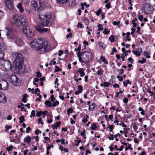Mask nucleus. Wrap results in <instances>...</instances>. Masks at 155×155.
I'll use <instances>...</instances> for the list:
<instances>
[{"label":"nucleus","mask_w":155,"mask_h":155,"mask_svg":"<svg viewBox=\"0 0 155 155\" xmlns=\"http://www.w3.org/2000/svg\"><path fill=\"white\" fill-rule=\"evenodd\" d=\"M102 12V10L101 8H99L96 12L97 15L99 16L100 14Z\"/></svg>","instance_id":"nucleus-38"},{"label":"nucleus","mask_w":155,"mask_h":155,"mask_svg":"<svg viewBox=\"0 0 155 155\" xmlns=\"http://www.w3.org/2000/svg\"><path fill=\"white\" fill-rule=\"evenodd\" d=\"M99 45L102 48L104 49L105 48V46H104V44L102 42L99 43Z\"/></svg>","instance_id":"nucleus-49"},{"label":"nucleus","mask_w":155,"mask_h":155,"mask_svg":"<svg viewBox=\"0 0 155 155\" xmlns=\"http://www.w3.org/2000/svg\"><path fill=\"white\" fill-rule=\"evenodd\" d=\"M143 55L148 58H150V56L148 55V53L147 51H144L143 53Z\"/></svg>","instance_id":"nucleus-37"},{"label":"nucleus","mask_w":155,"mask_h":155,"mask_svg":"<svg viewBox=\"0 0 155 155\" xmlns=\"http://www.w3.org/2000/svg\"><path fill=\"white\" fill-rule=\"evenodd\" d=\"M6 49V46L5 44L2 43L0 44V51L5 50Z\"/></svg>","instance_id":"nucleus-20"},{"label":"nucleus","mask_w":155,"mask_h":155,"mask_svg":"<svg viewBox=\"0 0 155 155\" xmlns=\"http://www.w3.org/2000/svg\"><path fill=\"white\" fill-rule=\"evenodd\" d=\"M6 30H7V32H6V35L8 38L9 39H14V35L13 34L12 32L10 31L9 30H8L6 28H5Z\"/></svg>","instance_id":"nucleus-14"},{"label":"nucleus","mask_w":155,"mask_h":155,"mask_svg":"<svg viewBox=\"0 0 155 155\" xmlns=\"http://www.w3.org/2000/svg\"><path fill=\"white\" fill-rule=\"evenodd\" d=\"M132 52L134 54L136 55L137 57H139L140 55V52L137 51L133 50L132 51Z\"/></svg>","instance_id":"nucleus-34"},{"label":"nucleus","mask_w":155,"mask_h":155,"mask_svg":"<svg viewBox=\"0 0 155 155\" xmlns=\"http://www.w3.org/2000/svg\"><path fill=\"white\" fill-rule=\"evenodd\" d=\"M110 32V31L109 30L108 28H105L104 29V30L103 31V33L106 35L108 34Z\"/></svg>","instance_id":"nucleus-31"},{"label":"nucleus","mask_w":155,"mask_h":155,"mask_svg":"<svg viewBox=\"0 0 155 155\" xmlns=\"http://www.w3.org/2000/svg\"><path fill=\"white\" fill-rule=\"evenodd\" d=\"M77 27L78 28H81L82 27V25L81 22H78V24Z\"/></svg>","instance_id":"nucleus-57"},{"label":"nucleus","mask_w":155,"mask_h":155,"mask_svg":"<svg viewBox=\"0 0 155 155\" xmlns=\"http://www.w3.org/2000/svg\"><path fill=\"white\" fill-rule=\"evenodd\" d=\"M73 111V110L71 108H70L68 109L67 110V114L68 115H69L70 114V113H72Z\"/></svg>","instance_id":"nucleus-35"},{"label":"nucleus","mask_w":155,"mask_h":155,"mask_svg":"<svg viewBox=\"0 0 155 155\" xmlns=\"http://www.w3.org/2000/svg\"><path fill=\"white\" fill-rule=\"evenodd\" d=\"M114 36L113 35H111L109 38V39L111 43H112L114 41Z\"/></svg>","instance_id":"nucleus-27"},{"label":"nucleus","mask_w":155,"mask_h":155,"mask_svg":"<svg viewBox=\"0 0 155 155\" xmlns=\"http://www.w3.org/2000/svg\"><path fill=\"white\" fill-rule=\"evenodd\" d=\"M59 104V102L57 101H55L53 103V104H52L53 106L54 107H55L56 106L58 105Z\"/></svg>","instance_id":"nucleus-43"},{"label":"nucleus","mask_w":155,"mask_h":155,"mask_svg":"<svg viewBox=\"0 0 155 155\" xmlns=\"http://www.w3.org/2000/svg\"><path fill=\"white\" fill-rule=\"evenodd\" d=\"M38 123L39 124H41L42 125H43L44 124V123L42 121L41 118V117H39L38 119Z\"/></svg>","instance_id":"nucleus-46"},{"label":"nucleus","mask_w":155,"mask_h":155,"mask_svg":"<svg viewBox=\"0 0 155 155\" xmlns=\"http://www.w3.org/2000/svg\"><path fill=\"white\" fill-rule=\"evenodd\" d=\"M83 44L84 45V47L85 48L86 47V45H88V42L86 41H84L83 42Z\"/></svg>","instance_id":"nucleus-58"},{"label":"nucleus","mask_w":155,"mask_h":155,"mask_svg":"<svg viewBox=\"0 0 155 155\" xmlns=\"http://www.w3.org/2000/svg\"><path fill=\"white\" fill-rule=\"evenodd\" d=\"M19 119L20 120L19 122L20 123H22L25 120V117L23 116H21L20 117Z\"/></svg>","instance_id":"nucleus-29"},{"label":"nucleus","mask_w":155,"mask_h":155,"mask_svg":"<svg viewBox=\"0 0 155 155\" xmlns=\"http://www.w3.org/2000/svg\"><path fill=\"white\" fill-rule=\"evenodd\" d=\"M57 2L60 4H62L67 2L68 0H56Z\"/></svg>","instance_id":"nucleus-26"},{"label":"nucleus","mask_w":155,"mask_h":155,"mask_svg":"<svg viewBox=\"0 0 155 155\" xmlns=\"http://www.w3.org/2000/svg\"><path fill=\"white\" fill-rule=\"evenodd\" d=\"M152 5L150 3H146L144 8V12L145 14H148L153 9L152 8Z\"/></svg>","instance_id":"nucleus-10"},{"label":"nucleus","mask_w":155,"mask_h":155,"mask_svg":"<svg viewBox=\"0 0 155 155\" xmlns=\"http://www.w3.org/2000/svg\"><path fill=\"white\" fill-rule=\"evenodd\" d=\"M13 41L17 46L21 47L23 45V40L18 37H15L14 38Z\"/></svg>","instance_id":"nucleus-9"},{"label":"nucleus","mask_w":155,"mask_h":155,"mask_svg":"<svg viewBox=\"0 0 155 155\" xmlns=\"http://www.w3.org/2000/svg\"><path fill=\"white\" fill-rule=\"evenodd\" d=\"M146 61V60L145 58H143L142 60H139L138 61V63L141 64H143Z\"/></svg>","instance_id":"nucleus-32"},{"label":"nucleus","mask_w":155,"mask_h":155,"mask_svg":"<svg viewBox=\"0 0 155 155\" xmlns=\"http://www.w3.org/2000/svg\"><path fill=\"white\" fill-rule=\"evenodd\" d=\"M108 128L110 129V131L111 132L112 130H113L114 129V127L113 125H109L108 126Z\"/></svg>","instance_id":"nucleus-61"},{"label":"nucleus","mask_w":155,"mask_h":155,"mask_svg":"<svg viewBox=\"0 0 155 155\" xmlns=\"http://www.w3.org/2000/svg\"><path fill=\"white\" fill-rule=\"evenodd\" d=\"M83 63L86 64L91 60L93 56L91 53L89 51L83 52Z\"/></svg>","instance_id":"nucleus-5"},{"label":"nucleus","mask_w":155,"mask_h":155,"mask_svg":"<svg viewBox=\"0 0 155 155\" xmlns=\"http://www.w3.org/2000/svg\"><path fill=\"white\" fill-rule=\"evenodd\" d=\"M97 128V127L95 123H93L92 125V126L91 127V129L92 130H95Z\"/></svg>","instance_id":"nucleus-33"},{"label":"nucleus","mask_w":155,"mask_h":155,"mask_svg":"<svg viewBox=\"0 0 155 155\" xmlns=\"http://www.w3.org/2000/svg\"><path fill=\"white\" fill-rule=\"evenodd\" d=\"M31 130V128L29 127H28L26 128V132L27 133H28L29 132V131Z\"/></svg>","instance_id":"nucleus-56"},{"label":"nucleus","mask_w":155,"mask_h":155,"mask_svg":"<svg viewBox=\"0 0 155 155\" xmlns=\"http://www.w3.org/2000/svg\"><path fill=\"white\" fill-rule=\"evenodd\" d=\"M26 22V17L22 15H14L12 23L15 25L20 27L25 25Z\"/></svg>","instance_id":"nucleus-3"},{"label":"nucleus","mask_w":155,"mask_h":155,"mask_svg":"<svg viewBox=\"0 0 155 155\" xmlns=\"http://www.w3.org/2000/svg\"><path fill=\"white\" fill-rule=\"evenodd\" d=\"M8 87V83L5 80L0 81V90H5Z\"/></svg>","instance_id":"nucleus-11"},{"label":"nucleus","mask_w":155,"mask_h":155,"mask_svg":"<svg viewBox=\"0 0 155 155\" xmlns=\"http://www.w3.org/2000/svg\"><path fill=\"white\" fill-rule=\"evenodd\" d=\"M105 7L107 9L110 8L111 7V5L110 2L107 3Z\"/></svg>","instance_id":"nucleus-40"},{"label":"nucleus","mask_w":155,"mask_h":155,"mask_svg":"<svg viewBox=\"0 0 155 155\" xmlns=\"http://www.w3.org/2000/svg\"><path fill=\"white\" fill-rule=\"evenodd\" d=\"M77 57L78 58L80 62L83 63V54L82 52L79 53V52L77 53Z\"/></svg>","instance_id":"nucleus-18"},{"label":"nucleus","mask_w":155,"mask_h":155,"mask_svg":"<svg viewBox=\"0 0 155 155\" xmlns=\"http://www.w3.org/2000/svg\"><path fill=\"white\" fill-rule=\"evenodd\" d=\"M30 45L39 53L41 54L44 53L46 51L48 44L45 39L38 38L34 40L31 42Z\"/></svg>","instance_id":"nucleus-2"},{"label":"nucleus","mask_w":155,"mask_h":155,"mask_svg":"<svg viewBox=\"0 0 155 155\" xmlns=\"http://www.w3.org/2000/svg\"><path fill=\"white\" fill-rule=\"evenodd\" d=\"M103 70L101 68L97 71V74L98 75L101 76L103 74Z\"/></svg>","instance_id":"nucleus-28"},{"label":"nucleus","mask_w":155,"mask_h":155,"mask_svg":"<svg viewBox=\"0 0 155 155\" xmlns=\"http://www.w3.org/2000/svg\"><path fill=\"white\" fill-rule=\"evenodd\" d=\"M88 121V120L85 117L83 118V119L82 120V122H83L85 123L87 122Z\"/></svg>","instance_id":"nucleus-62"},{"label":"nucleus","mask_w":155,"mask_h":155,"mask_svg":"<svg viewBox=\"0 0 155 155\" xmlns=\"http://www.w3.org/2000/svg\"><path fill=\"white\" fill-rule=\"evenodd\" d=\"M78 88L79 90V91L81 92L82 91L83 87L81 85H79L78 86Z\"/></svg>","instance_id":"nucleus-48"},{"label":"nucleus","mask_w":155,"mask_h":155,"mask_svg":"<svg viewBox=\"0 0 155 155\" xmlns=\"http://www.w3.org/2000/svg\"><path fill=\"white\" fill-rule=\"evenodd\" d=\"M6 99V97L3 94L0 93V102L5 101Z\"/></svg>","instance_id":"nucleus-17"},{"label":"nucleus","mask_w":155,"mask_h":155,"mask_svg":"<svg viewBox=\"0 0 155 155\" xmlns=\"http://www.w3.org/2000/svg\"><path fill=\"white\" fill-rule=\"evenodd\" d=\"M117 78L118 79L119 81H121L123 80V78L122 76H120L119 75H118L117 76Z\"/></svg>","instance_id":"nucleus-51"},{"label":"nucleus","mask_w":155,"mask_h":155,"mask_svg":"<svg viewBox=\"0 0 155 155\" xmlns=\"http://www.w3.org/2000/svg\"><path fill=\"white\" fill-rule=\"evenodd\" d=\"M82 20L84 22V23L87 25H88L90 23L89 20L86 18H83L82 19Z\"/></svg>","instance_id":"nucleus-23"},{"label":"nucleus","mask_w":155,"mask_h":155,"mask_svg":"<svg viewBox=\"0 0 155 155\" xmlns=\"http://www.w3.org/2000/svg\"><path fill=\"white\" fill-rule=\"evenodd\" d=\"M61 125V122L60 121L57 122L55 124V126H57V127H59Z\"/></svg>","instance_id":"nucleus-59"},{"label":"nucleus","mask_w":155,"mask_h":155,"mask_svg":"<svg viewBox=\"0 0 155 155\" xmlns=\"http://www.w3.org/2000/svg\"><path fill=\"white\" fill-rule=\"evenodd\" d=\"M63 53V52L62 50H59L58 52V55L59 56H61L62 54Z\"/></svg>","instance_id":"nucleus-64"},{"label":"nucleus","mask_w":155,"mask_h":155,"mask_svg":"<svg viewBox=\"0 0 155 155\" xmlns=\"http://www.w3.org/2000/svg\"><path fill=\"white\" fill-rule=\"evenodd\" d=\"M84 70L82 68H79L78 69V71L80 73V76L83 77L85 75V73L84 72Z\"/></svg>","instance_id":"nucleus-19"},{"label":"nucleus","mask_w":155,"mask_h":155,"mask_svg":"<svg viewBox=\"0 0 155 155\" xmlns=\"http://www.w3.org/2000/svg\"><path fill=\"white\" fill-rule=\"evenodd\" d=\"M4 53L0 51V60L3 59L4 58Z\"/></svg>","instance_id":"nucleus-36"},{"label":"nucleus","mask_w":155,"mask_h":155,"mask_svg":"<svg viewBox=\"0 0 155 155\" xmlns=\"http://www.w3.org/2000/svg\"><path fill=\"white\" fill-rule=\"evenodd\" d=\"M31 114L30 116V117L31 118L32 117V116L34 117L35 116V111L34 110H32L31 112Z\"/></svg>","instance_id":"nucleus-41"},{"label":"nucleus","mask_w":155,"mask_h":155,"mask_svg":"<svg viewBox=\"0 0 155 155\" xmlns=\"http://www.w3.org/2000/svg\"><path fill=\"white\" fill-rule=\"evenodd\" d=\"M138 18L139 21H143V15H139L138 17Z\"/></svg>","instance_id":"nucleus-42"},{"label":"nucleus","mask_w":155,"mask_h":155,"mask_svg":"<svg viewBox=\"0 0 155 155\" xmlns=\"http://www.w3.org/2000/svg\"><path fill=\"white\" fill-rule=\"evenodd\" d=\"M42 114V111H40L37 112L36 115L37 117L40 116Z\"/></svg>","instance_id":"nucleus-45"},{"label":"nucleus","mask_w":155,"mask_h":155,"mask_svg":"<svg viewBox=\"0 0 155 155\" xmlns=\"http://www.w3.org/2000/svg\"><path fill=\"white\" fill-rule=\"evenodd\" d=\"M120 22L119 21H114L113 22L112 24L113 25H118L120 24Z\"/></svg>","instance_id":"nucleus-47"},{"label":"nucleus","mask_w":155,"mask_h":155,"mask_svg":"<svg viewBox=\"0 0 155 155\" xmlns=\"http://www.w3.org/2000/svg\"><path fill=\"white\" fill-rule=\"evenodd\" d=\"M23 31L25 36L28 38H31L34 35V31L28 25L23 28Z\"/></svg>","instance_id":"nucleus-7"},{"label":"nucleus","mask_w":155,"mask_h":155,"mask_svg":"<svg viewBox=\"0 0 155 155\" xmlns=\"http://www.w3.org/2000/svg\"><path fill=\"white\" fill-rule=\"evenodd\" d=\"M47 113L48 111L47 110H45L44 111H42V114L43 116H45Z\"/></svg>","instance_id":"nucleus-63"},{"label":"nucleus","mask_w":155,"mask_h":155,"mask_svg":"<svg viewBox=\"0 0 155 155\" xmlns=\"http://www.w3.org/2000/svg\"><path fill=\"white\" fill-rule=\"evenodd\" d=\"M10 78L11 80L12 83L14 85H18V78L15 75H11Z\"/></svg>","instance_id":"nucleus-12"},{"label":"nucleus","mask_w":155,"mask_h":155,"mask_svg":"<svg viewBox=\"0 0 155 155\" xmlns=\"http://www.w3.org/2000/svg\"><path fill=\"white\" fill-rule=\"evenodd\" d=\"M22 4L20 2L17 5V7L20 12H23L24 11V10L22 7Z\"/></svg>","instance_id":"nucleus-16"},{"label":"nucleus","mask_w":155,"mask_h":155,"mask_svg":"<svg viewBox=\"0 0 155 155\" xmlns=\"http://www.w3.org/2000/svg\"><path fill=\"white\" fill-rule=\"evenodd\" d=\"M51 101V102H53L55 99L54 95H51L50 96Z\"/></svg>","instance_id":"nucleus-53"},{"label":"nucleus","mask_w":155,"mask_h":155,"mask_svg":"<svg viewBox=\"0 0 155 155\" xmlns=\"http://www.w3.org/2000/svg\"><path fill=\"white\" fill-rule=\"evenodd\" d=\"M45 105L47 106L48 107H52L53 106L52 103L48 100L45 101Z\"/></svg>","instance_id":"nucleus-21"},{"label":"nucleus","mask_w":155,"mask_h":155,"mask_svg":"<svg viewBox=\"0 0 155 155\" xmlns=\"http://www.w3.org/2000/svg\"><path fill=\"white\" fill-rule=\"evenodd\" d=\"M12 66L11 62L9 61L6 60L3 64L0 63V69L3 71H9L11 69Z\"/></svg>","instance_id":"nucleus-6"},{"label":"nucleus","mask_w":155,"mask_h":155,"mask_svg":"<svg viewBox=\"0 0 155 155\" xmlns=\"http://www.w3.org/2000/svg\"><path fill=\"white\" fill-rule=\"evenodd\" d=\"M32 5L34 10L38 12L42 10L45 7L44 3L39 0L35 1Z\"/></svg>","instance_id":"nucleus-4"},{"label":"nucleus","mask_w":155,"mask_h":155,"mask_svg":"<svg viewBox=\"0 0 155 155\" xmlns=\"http://www.w3.org/2000/svg\"><path fill=\"white\" fill-rule=\"evenodd\" d=\"M110 85V83L107 82H104V86L105 87H107Z\"/></svg>","instance_id":"nucleus-44"},{"label":"nucleus","mask_w":155,"mask_h":155,"mask_svg":"<svg viewBox=\"0 0 155 155\" xmlns=\"http://www.w3.org/2000/svg\"><path fill=\"white\" fill-rule=\"evenodd\" d=\"M40 19L39 27L37 28V30L41 33L49 32L50 29L48 28H42L45 26H50L51 24V14L49 12H41L38 15Z\"/></svg>","instance_id":"nucleus-1"},{"label":"nucleus","mask_w":155,"mask_h":155,"mask_svg":"<svg viewBox=\"0 0 155 155\" xmlns=\"http://www.w3.org/2000/svg\"><path fill=\"white\" fill-rule=\"evenodd\" d=\"M100 59L105 64H108V62L106 60L105 58L104 57L101 56L100 57Z\"/></svg>","instance_id":"nucleus-24"},{"label":"nucleus","mask_w":155,"mask_h":155,"mask_svg":"<svg viewBox=\"0 0 155 155\" xmlns=\"http://www.w3.org/2000/svg\"><path fill=\"white\" fill-rule=\"evenodd\" d=\"M13 147L12 145H11L10 146H9L8 147H7L6 148V150L8 151H11L12 150V148Z\"/></svg>","instance_id":"nucleus-39"},{"label":"nucleus","mask_w":155,"mask_h":155,"mask_svg":"<svg viewBox=\"0 0 155 155\" xmlns=\"http://www.w3.org/2000/svg\"><path fill=\"white\" fill-rule=\"evenodd\" d=\"M98 30L99 31L103 30L104 29L103 26L101 24H99L97 25Z\"/></svg>","instance_id":"nucleus-30"},{"label":"nucleus","mask_w":155,"mask_h":155,"mask_svg":"<svg viewBox=\"0 0 155 155\" xmlns=\"http://www.w3.org/2000/svg\"><path fill=\"white\" fill-rule=\"evenodd\" d=\"M5 127L6 128V130H8L9 129H11L12 128V127L11 125L8 126L6 125Z\"/></svg>","instance_id":"nucleus-55"},{"label":"nucleus","mask_w":155,"mask_h":155,"mask_svg":"<svg viewBox=\"0 0 155 155\" xmlns=\"http://www.w3.org/2000/svg\"><path fill=\"white\" fill-rule=\"evenodd\" d=\"M123 84L125 87L127 86V84H131V82L128 80H127L125 81H123Z\"/></svg>","instance_id":"nucleus-25"},{"label":"nucleus","mask_w":155,"mask_h":155,"mask_svg":"<svg viewBox=\"0 0 155 155\" xmlns=\"http://www.w3.org/2000/svg\"><path fill=\"white\" fill-rule=\"evenodd\" d=\"M14 58V62L16 65L17 66L21 65L23 61L22 55L20 53H16L15 54Z\"/></svg>","instance_id":"nucleus-8"},{"label":"nucleus","mask_w":155,"mask_h":155,"mask_svg":"<svg viewBox=\"0 0 155 155\" xmlns=\"http://www.w3.org/2000/svg\"><path fill=\"white\" fill-rule=\"evenodd\" d=\"M72 37V34L71 33H70L69 34H67L66 35V37L67 38H68L69 37Z\"/></svg>","instance_id":"nucleus-54"},{"label":"nucleus","mask_w":155,"mask_h":155,"mask_svg":"<svg viewBox=\"0 0 155 155\" xmlns=\"http://www.w3.org/2000/svg\"><path fill=\"white\" fill-rule=\"evenodd\" d=\"M61 68H58L54 70V72H58L59 71H61Z\"/></svg>","instance_id":"nucleus-60"},{"label":"nucleus","mask_w":155,"mask_h":155,"mask_svg":"<svg viewBox=\"0 0 155 155\" xmlns=\"http://www.w3.org/2000/svg\"><path fill=\"white\" fill-rule=\"evenodd\" d=\"M37 77L38 78H40L41 76V73L39 71H37L36 72Z\"/></svg>","instance_id":"nucleus-50"},{"label":"nucleus","mask_w":155,"mask_h":155,"mask_svg":"<svg viewBox=\"0 0 155 155\" xmlns=\"http://www.w3.org/2000/svg\"><path fill=\"white\" fill-rule=\"evenodd\" d=\"M128 61H130L131 64L134 62V60L131 57H129L127 59Z\"/></svg>","instance_id":"nucleus-52"},{"label":"nucleus","mask_w":155,"mask_h":155,"mask_svg":"<svg viewBox=\"0 0 155 155\" xmlns=\"http://www.w3.org/2000/svg\"><path fill=\"white\" fill-rule=\"evenodd\" d=\"M5 3V6L8 8L12 9L13 8V3L10 0H6Z\"/></svg>","instance_id":"nucleus-13"},{"label":"nucleus","mask_w":155,"mask_h":155,"mask_svg":"<svg viewBox=\"0 0 155 155\" xmlns=\"http://www.w3.org/2000/svg\"><path fill=\"white\" fill-rule=\"evenodd\" d=\"M96 105L95 103H92L91 105H89V109L91 111L93 110L94 108Z\"/></svg>","instance_id":"nucleus-22"},{"label":"nucleus","mask_w":155,"mask_h":155,"mask_svg":"<svg viewBox=\"0 0 155 155\" xmlns=\"http://www.w3.org/2000/svg\"><path fill=\"white\" fill-rule=\"evenodd\" d=\"M31 140V137L29 136L28 135L24 139V141L25 143H27L28 144L30 142Z\"/></svg>","instance_id":"nucleus-15"}]
</instances>
